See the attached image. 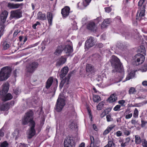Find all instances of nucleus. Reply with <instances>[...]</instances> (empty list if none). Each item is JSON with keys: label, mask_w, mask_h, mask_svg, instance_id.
Segmentation results:
<instances>
[{"label": "nucleus", "mask_w": 147, "mask_h": 147, "mask_svg": "<svg viewBox=\"0 0 147 147\" xmlns=\"http://www.w3.org/2000/svg\"><path fill=\"white\" fill-rule=\"evenodd\" d=\"M110 131L107 128L104 131L103 134L104 135H106L108 134Z\"/></svg>", "instance_id": "6e6d98bb"}, {"label": "nucleus", "mask_w": 147, "mask_h": 147, "mask_svg": "<svg viewBox=\"0 0 147 147\" xmlns=\"http://www.w3.org/2000/svg\"><path fill=\"white\" fill-rule=\"evenodd\" d=\"M87 27L88 29L93 31H95L96 29L95 23L93 22H89L88 24Z\"/></svg>", "instance_id": "f3484780"}, {"label": "nucleus", "mask_w": 147, "mask_h": 147, "mask_svg": "<svg viewBox=\"0 0 147 147\" xmlns=\"http://www.w3.org/2000/svg\"><path fill=\"white\" fill-rule=\"evenodd\" d=\"M106 118L108 122L111 121L113 120V119L111 118V116L109 115L106 116Z\"/></svg>", "instance_id": "09e8293b"}, {"label": "nucleus", "mask_w": 147, "mask_h": 147, "mask_svg": "<svg viewBox=\"0 0 147 147\" xmlns=\"http://www.w3.org/2000/svg\"><path fill=\"white\" fill-rule=\"evenodd\" d=\"M11 70L10 67L6 66L2 68L0 71V81L7 80L10 76Z\"/></svg>", "instance_id": "f03ea898"}, {"label": "nucleus", "mask_w": 147, "mask_h": 147, "mask_svg": "<svg viewBox=\"0 0 147 147\" xmlns=\"http://www.w3.org/2000/svg\"><path fill=\"white\" fill-rule=\"evenodd\" d=\"M11 16L13 18H19L22 17V12L20 10L17 9L11 11L10 12Z\"/></svg>", "instance_id": "1a4fd4ad"}, {"label": "nucleus", "mask_w": 147, "mask_h": 147, "mask_svg": "<svg viewBox=\"0 0 147 147\" xmlns=\"http://www.w3.org/2000/svg\"><path fill=\"white\" fill-rule=\"evenodd\" d=\"M138 113L139 112L138 109L136 108L135 109L134 111V117L135 118H138Z\"/></svg>", "instance_id": "4c0bfd02"}, {"label": "nucleus", "mask_w": 147, "mask_h": 147, "mask_svg": "<svg viewBox=\"0 0 147 147\" xmlns=\"http://www.w3.org/2000/svg\"><path fill=\"white\" fill-rule=\"evenodd\" d=\"M4 108L3 109L4 111L8 110L9 107V105L7 104H6L4 105Z\"/></svg>", "instance_id": "13d9d810"}, {"label": "nucleus", "mask_w": 147, "mask_h": 147, "mask_svg": "<svg viewBox=\"0 0 147 147\" xmlns=\"http://www.w3.org/2000/svg\"><path fill=\"white\" fill-rule=\"evenodd\" d=\"M33 113L31 111H30L26 114L24 118L22 120V123L24 125H26L29 122V125H32V123L33 122L35 123L33 120Z\"/></svg>", "instance_id": "7ed1b4c3"}, {"label": "nucleus", "mask_w": 147, "mask_h": 147, "mask_svg": "<svg viewBox=\"0 0 147 147\" xmlns=\"http://www.w3.org/2000/svg\"><path fill=\"white\" fill-rule=\"evenodd\" d=\"M8 15V12L4 11L2 12L0 16V19L1 22L4 23L6 21Z\"/></svg>", "instance_id": "dca6fc26"}, {"label": "nucleus", "mask_w": 147, "mask_h": 147, "mask_svg": "<svg viewBox=\"0 0 147 147\" xmlns=\"http://www.w3.org/2000/svg\"><path fill=\"white\" fill-rule=\"evenodd\" d=\"M74 143L71 137H67L64 142V147H73Z\"/></svg>", "instance_id": "0eeeda50"}, {"label": "nucleus", "mask_w": 147, "mask_h": 147, "mask_svg": "<svg viewBox=\"0 0 147 147\" xmlns=\"http://www.w3.org/2000/svg\"><path fill=\"white\" fill-rule=\"evenodd\" d=\"M66 58L63 56H62L59 58L56 64L57 66H60L64 64L66 61Z\"/></svg>", "instance_id": "4468645a"}, {"label": "nucleus", "mask_w": 147, "mask_h": 147, "mask_svg": "<svg viewBox=\"0 0 147 147\" xmlns=\"http://www.w3.org/2000/svg\"><path fill=\"white\" fill-rule=\"evenodd\" d=\"M79 147H85V143L84 142L81 143L79 146Z\"/></svg>", "instance_id": "338daca9"}, {"label": "nucleus", "mask_w": 147, "mask_h": 147, "mask_svg": "<svg viewBox=\"0 0 147 147\" xmlns=\"http://www.w3.org/2000/svg\"><path fill=\"white\" fill-rule=\"evenodd\" d=\"M142 84L144 86H147V81H144L143 82Z\"/></svg>", "instance_id": "e2e57ef3"}, {"label": "nucleus", "mask_w": 147, "mask_h": 147, "mask_svg": "<svg viewBox=\"0 0 147 147\" xmlns=\"http://www.w3.org/2000/svg\"><path fill=\"white\" fill-rule=\"evenodd\" d=\"M8 143L6 141H4L1 143V147H8Z\"/></svg>", "instance_id": "79ce46f5"}, {"label": "nucleus", "mask_w": 147, "mask_h": 147, "mask_svg": "<svg viewBox=\"0 0 147 147\" xmlns=\"http://www.w3.org/2000/svg\"><path fill=\"white\" fill-rule=\"evenodd\" d=\"M115 144L111 140L108 141V144L104 147H115Z\"/></svg>", "instance_id": "7c9ffc66"}, {"label": "nucleus", "mask_w": 147, "mask_h": 147, "mask_svg": "<svg viewBox=\"0 0 147 147\" xmlns=\"http://www.w3.org/2000/svg\"><path fill=\"white\" fill-rule=\"evenodd\" d=\"M63 49H64L61 46L59 47L56 50L54 53L56 55H59L61 54Z\"/></svg>", "instance_id": "c756f323"}, {"label": "nucleus", "mask_w": 147, "mask_h": 147, "mask_svg": "<svg viewBox=\"0 0 147 147\" xmlns=\"http://www.w3.org/2000/svg\"><path fill=\"white\" fill-rule=\"evenodd\" d=\"M138 121H136V119H133L131 121V123L132 124L135 125L137 124Z\"/></svg>", "instance_id": "3c124183"}, {"label": "nucleus", "mask_w": 147, "mask_h": 147, "mask_svg": "<svg viewBox=\"0 0 147 147\" xmlns=\"http://www.w3.org/2000/svg\"><path fill=\"white\" fill-rule=\"evenodd\" d=\"M121 108V106L119 105H117L113 108V110L115 111H118Z\"/></svg>", "instance_id": "de8ad7c7"}, {"label": "nucleus", "mask_w": 147, "mask_h": 147, "mask_svg": "<svg viewBox=\"0 0 147 147\" xmlns=\"http://www.w3.org/2000/svg\"><path fill=\"white\" fill-rule=\"evenodd\" d=\"M135 143L137 144H140L141 142V138L138 135H136L135 136Z\"/></svg>", "instance_id": "72a5a7b5"}, {"label": "nucleus", "mask_w": 147, "mask_h": 147, "mask_svg": "<svg viewBox=\"0 0 147 147\" xmlns=\"http://www.w3.org/2000/svg\"><path fill=\"white\" fill-rule=\"evenodd\" d=\"M110 18H107L105 19L102 23L101 27L102 29H103L106 28L108 26L110 23Z\"/></svg>", "instance_id": "a211bd4d"}, {"label": "nucleus", "mask_w": 147, "mask_h": 147, "mask_svg": "<svg viewBox=\"0 0 147 147\" xmlns=\"http://www.w3.org/2000/svg\"><path fill=\"white\" fill-rule=\"evenodd\" d=\"M76 126V125L73 122H71L70 123L69 125V128L72 129H74Z\"/></svg>", "instance_id": "a19ab883"}, {"label": "nucleus", "mask_w": 147, "mask_h": 147, "mask_svg": "<svg viewBox=\"0 0 147 147\" xmlns=\"http://www.w3.org/2000/svg\"><path fill=\"white\" fill-rule=\"evenodd\" d=\"M136 92V89L133 87L130 88L128 91L129 93L130 94H134Z\"/></svg>", "instance_id": "c9c22d12"}, {"label": "nucleus", "mask_w": 147, "mask_h": 147, "mask_svg": "<svg viewBox=\"0 0 147 147\" xmlns=\"http://www.w3.org/2000/svg\"><path fill=\"white\" fill-rule=\"evenodd\" d=\"M141 126L142 127H144L146 124L147 123V121H144L142 119L141 121Z\"/></svg>", "instance_id": "c03bdc74"}, {"label": "nucleus", "mask_w": 147, "mask_h": 147, "mask_svg": "<svg viewBox=\"0 0 147 147\" xmlns=\"http://www.w3.org/2000/svg\"><path fill=\"white\" fill-rule=\"evenodd\" d=\"M130 139L128 137L126 138L125 139V141L126 142L128 143H129L130 141Z\"/></svg>", "instance_id": "774afa93"}, {"label": "nucleus", "mask_w": 147, "mask_h": 147, "mask_svg": "<svg viewBox=\"0 0 147 147\" xmlns=\"http://www.w3.org/2000/svg\"><path fill=\"white\" fill-rule=\"evenodd\" d=\"M70 8L68 6H66L61 10V14L64 17L68 16L70 12Z\"/></svg>", "instance_id": "ddd939ff"}, {"label": "nucleus", "mask_w": 147, "mask_h": 147, "mask_svg": "<svg viewBox=\"0 0 147 147\" xmlns=\"http://www.w3.org/2000/svg\"><path fill=\"white\" fill-rule=\"evenodd\" d=\"M115 127V125L112 124L109 125L107 128L111 131Z\"/></svg>", "instance_id": "8fccbe9b"}, {"label": "nucleus", "mask_w": 147, "mask_h": 147, "mask_svg": "<svg viewBox=\"0 0 147 147\" xmlns=\"http://www.w3.org/2000/svg\"><path fill=\"white\" fill-rule=\"evenodd\" d=\"M13 96L10 93H8L5 96H3L2 98V100L4 101H6L10 100L12 98Z\"/></svg>", "instance_id": "b1692460"}, {"label": "nucleus", "mask_w": 147, "mask_h": 147, "mask_svg": "<svg viewBox=\"0 0 147 147\" xmlns=\"http://www.w3.org/2000/svg\"><path fill=\"white\" fill-rule=\"evenodd\" d=\"M68 68L67 67H64L61 70L60 74V78H63L67 74L68 71Z\"/></svg>", "instance_id": "aec40b11"}, {"label": "nucleus", "mask_w": 147, "mask_h": 147, "mask_svg": "<svg viewBox=\"0 0 147 147\" xmlns=\"http://www.w3.org/2000/svg\"><path fill=\"white\" fill-rule=\"evenodd\" d=\"M111 65L114 67V69L112 70L113 72H118L121 75L122 78L124 75L123 69L122 67L121 64L119 59L117 57L113 55L109 60Z\"/></svg>", "instance_id": "f257e3e1"}, {"label": "nucleus", "mask_w": 147, "mask_h": 147, "mask_svg": "<svg viewBox=\"0 0 147 147\" xmlns=\"http://www.w3.org/2000/svg\"><path fill=\"white\" fill-rule=\"evenodd\" d=\"M20 31L18 32V30H15L14 33H13V36L14 37H15L18 34V33Z\"/></svg>", "instance_id": "680f3d73"}, {"label": "nucleus", "mask_w": 147, "mask_h": 147, "mask_svg": "<svg viewBox=\"0 0 147 147\" xmlns=\"http://www.w3.org/2000/svg\"><path fill=\"white\" fill-rule=\"evenodd\" d=\"M47 18L49 23L50 25L52 23L53 18L52 13L49 12H47Z\"/></svg>", "instance_id": "bb28decb"}, {"label": "nucleus", "mask_w": 147, "mask_h": 147, "mask_svg": "<svg viewBox=\"0 0 147 147\" xmlns=\"http://www.w3.org/2000/svg\"><path fill=\"white\" fill-rule=\"evenodd\" d=\"M110 111V110L109 109H107L104 111L100 115L101 117L103 118L107 114L109 113Z\"/></svg>", "instance_id": "e433bc0d"}, {"label": "nucleus", "mask_w": 147, "mask_h": 147, "mask_svg": "<svg viewBox=\"0 0 147 147\" xmlns=\"http://www.w3.org/2000/svg\"><path fill=\"white\" fill-rule=\"evenodd\" d=\"M47 18L49 23L50 25L52 23L53 18L52 13L49 12H47Z\"/></svg>", "instance_id": "cd10ccee"}, {"label": "nucleus", "mask_w": 147, "mask_h": 147, "mask_svg": "<svg viewBox=\"0 0 147 147\" xmlns=\"http://www.w3.org/2000/svg\"><path fill=\"white\" fill-rule=\"evenodd\" d=\"M98 47L99 48H101L102 47L103 45L102 43H98Z\"/></svg>", "instance_id": "69168bd1"}, {"label": "nucleus", "mask_w": 147, "mask_h": 147, "mask_svg": "<svg viewBox=\"0 0 147 147\" xmlns=\"http://www.w3.org/2000/svg\"><path fill=\"white\" fill-rule=\"evenodd\" d=\"M91 0H83V3L84 6H86L88 5L89 3L90 2Z\"/></svg>", "instance_id": "37998d69"}, {"label": "nucleus", "mask_w": 147, "mask_h": 147, "mask_svg": "<svg viewBox=\"0 0 147 147\" xmlns=\"http://www.w3.org/2000/svg\"><path fill=\"white\" fill-rule=\"evenodd\" d=\"M93 100L94 102H98L101 100L100 97L98 96H94L93 97Z\"/></svg>", "instance_id": "f704fd0d"}, {"label": "nucleus", "mask_w": 147, "mask_h": 147, "mask_svg": "<svg viewBox=\"0 0 147 147\" xmlns=\"http://www.w3.org/2000/svg\"><path fill=\"white\" fill-rule=\"evenodd\" d=\"M86 70L87 73L89 75L94 74L95 71L94 67L90 64L86 65Z\"/></svg>", "instance_id": "f8f14e48"}, {"label": "nucleus", "mask_w": 147, "mask_h": 147, "mask_svg": "<svg viewBox=\"0 0 147 147\" xmlns=\"http://www.w3.org/2000/svg\"><path fill=\"white\" fill-rule=\"evenodd\" d=\"M122 132L120 131H118L116 133V136L117 137H120L122 135Z\"/></svg>", "instance_id": "864d4df0"}, {"label": "nucleus", "mask_w": 147, "mask_h": 147, "mask_svg": "<svg viewBox=\"0 0 147 147\" xmlns=\"http://www.w3.org/2000/svg\"><path fill=\"white\" fill-rule=\"evenodd\" d=\"M132 116V113H131L126 115L125 118L127 119H129L131 118Z\"/></svg>", "instance_id": "5fc2aeb1"}, {"label": "nucleus", "mask_w": 147, "mask_h": 147, "mask_svg": "<svg viewBox=\"0 0 147 147\" xmlns=\"http://www.w3.org/2000/svg\"><path fill=\"white\" fill-rule=\"evenodd\" d=\"M125 101L124 100H121L118 101L119 104H121V105H123L125 103Z\"/></svg>", "instance_id": "052dcab7"}, {"label": "nucleus", "mask_w": 147, "mask_h": 147, "mask_svg": "<svg viewBox=\"0 0 147 147\" xmlns=\"http://www.w3.org/2000/svg\"><path fill=\"white\" fill-rule=\"evenodd\" d=\"M32 125H30V128L28 132V138L29 139H30L34 136L35 134V130L34 128L35 125V123L33 122L32 123Z\"/></svg>", "instance_id": "6e6552de"}, {"label": "nucleus", "mask_w": 147, "mask_h": 147, "mask_svg": "<svg viewBox=\"0 0 147 147\" xmlns=\"http://www.w3.org/2000/svg\"><path fill=\"white\" fill-rule=\"evenodd\" d=\"M124 133L125 135L128 136L130 134V132L127 130H125L124 131Z\"/></svg>", "instance_id": "bf43d9fd"}, {"label": "nucleus", "mask_w": 147, "mask_h": 147, "mask_svg": "<svg viewBox=\"0 0 147 147\" xmlns=\"http://www.w3.org/2000/svg\"><path fill=\"white\" fill-rule=\"evenodd\" d=\"M142 106L141 105V103H139L138 104H136L135 105H134L133 107H140Z\"/></svg>", "instance_id": "0e129e2a"}, {"label": "nucleus", "mask_w": 147, "mask_h": 147, "mask_svg": "<svg viewBox=\"0 0 147 147\" xmlns=\"http://www.w3.org/2000/svg\"><path fill=\"white\" fill-rule=\"evenodd\" d=\"M2 86V89L0 91V94L1 95H3L8 91L9 88V84L6 82Z\"/></svg>", "instance_id": "9b49d317"}, {"label": "nucleus", "mask_w": 147, "mask_h": 147, "mask_svg": "<svg viewBox=\"0 0 147 147\" xmlns=\"http://www.w3.org/2000/svg\"><path fill=\"white\" fill-rule=\"evenodd\" d=\"M68 45H67L64 48V51L66 53H70L73 51L72 43L70 41H68Z\"/></svg>", "instance_id": "2eb2a0df"}, {"label": "nucleus", "mask_w": 147, "mask_h": 147, "mask_svg": "<svg viewBox=\"0 0 147 147\" xmlns=\"http://www.w3.org/2000/svg\"><path fill=\"white\" fill-rule=\"evenodd\" d=\"M145 0H140L138 2V6L139 7V8L141 9V8H142V7L143 6L142 4L143 3L145 2Z\"/></svg>", "instance_id": "ea45409f"}, {"label": "nucleus", "mask_w": 147, "mask_h": 147, "mask_svg": "<svg viewBox=\"0 0 147 147\" xmlns=\"http://www.w3.org/2000/svg\"><path fill=\"white\" fill-rule=\"evenodd\" d=\"M117 99V94L114 93L111 94L107 99L108 102L110 103H112L115 102Z\"/></svg>", "instance_id": "412c9836"}, {"label": "nucleus", "mask_w": 147, "mask_h": 147, "mask_svg": "<svg viewBox=\"0 0 147 147\" xmlns=\"http://www.w3.org/2000/svg\"><path fill=\"white\" fill-rule=\"evenodd\" d=\"M104 104L103 102H100L98 105L97 106V109L98 110H100L101 109V108L102 107Z\"/></svg>", "instance_id": "58836bf2"}, {"label": "nucleus", "mask_w": 147, "mask_h": 147, "mask_svg": "<svg viewBox=\"0 0 147 147\" xmlns=\"http://www.w3.org/2000/svg\"><path fill=\"white\" fill-rule=\"evenodd\" d=\"M95 44V42L94 38L92 37H90L86 42L85 47L87 49H89L94 45Z\"/></svg>", "instance_id": "9d476101"}, {"label": "nucleus", "mask_w": 147, "mask_h": 147, "mask_svg": "<svg viewBox=\"0 0 147 147\" xmlns=\"http://www.w3.org/2000/svg\"><path fill=\"white\" fill-rule=\"evenodd\" d=\"M37 18L41 20H44L46 19L45 15L44 13H42L40 11L37 14Z\"/></svg>", "instance_id": "5701e85b"}, {"label": "nucleus", "mask_w": 147, "mask_h": 147, "mask_svg": "<svg viewBox=\"0 0 147 147\" xmlns=\"http://www.w3.org/2000/svg\"><path fill=\"white\" fill-rule=\"evenodd\" d=\"M135 76V74L133 72H131L128 74L127 76L126 80H128L131 79L132 78Z\"/></svg>", "instance_id": "2f4dec72"}, {"label": "nucleus", "mask_w": 147, "mask_h": 147, "mask_svg": "<svg viewBox=\"0 0 147 147\" xmlns=\"http://www.w3.org/2000/svg\"><path fill=\"white\" fill-rule=\"evenodd\" d=\"M3 49L4 50H6L9 47V45L6 42H4L2 44Z\"/></svg>", "instance_id": "473e14b6"}, {"label": "nucleus", "mask_w": 147, "mask_h": 147, "mask_svg": "<svg viewBox=\"0 0 147 147\" xmlns=\"http://www.w3.org/2000/svg\"><path fill=\"white\" fill-rule=\"evenodd\" d=\"M22 4L19 3H9L7 4V7L10 9H14L19 8Z\"/></svg>", "instance_id": "6ab92c4d"}, {"label": "nucleus", "mask_w": 147, "mask_h": 147, "mask_svg": "<svg viewBox=\"0 0 147 147\" xmlns=\"http://www.w3.org/2000/svg\"><path fill=\"white\" fill-rule=\"evenodd\" d=\"M128 144V143L125 141L124 143L122 142L121 144V146L122 147H125Z\"/></svg>", "instance_id": "603ef678"}, {"label": "nucleus", "mask_w": 147, "mask_h": 147, "mask_svg": "<svg viewBox=\"0 0 147 147\" xmlns=\"http://www.w3.org/2000/svg\"><path fill=\"white\" fill-rule=\"evenodd\" d=\"M53 81V78L50 77L47 80L45 86V87L47 89H48L51 85Z\"/></svg>", "instance_id": "393cba45"}, {"label": "nucleus", "mask_w": 147, "mask_h": 147, "mask_svg": "<svg viewBox=\"0 0 147 147\" xmlns=\"http://www.w3.org/2000/svg\"><path fill=\"white\" fill-rule=\"evenodd\" d=\"M142 145L143 147H147V141L145 139L142 140Z\"/></svg>", "instance_id": "a18cd8bd"}, {"label": "nucleus", "mask_w": 147, "mask_h": 147, "mask_svg": "<svg viewBox=\"0 0 147 147\" xmlns=\"http://www.w3.org/2000/svg\"><path fill=\"white\" fill-rule=\"evenodd\" d=\"M105 11L107 13H109L110 12L111 10L112 9L110 7H106L105 8Z\"/></svg>", "instance_id": "49530a36"}, {"label": "nucleus", "mask_w": 147, "mask_h": 147, "mask_svg": "<svg viewBox=\"0 0 147 147\" xmlns=\"http://www.w3.org/2000/svg\"><path fill=\"white\" fill-rule=\"evenodd\" d=\"M65 105V100L59 96L56 105V110L57 112H60Z\"/></svg>", "instance_id": "39448f33"}, {"label": "nucleus", "mask_w": 147, "mask_h": 147, "mask_svg": "<svg viewBox=\"0 0 147 147\" xmlns=\"http://www.w3.org/2000/svg\"><path fill=\"white\" fill-rule=\"evenodd\" d=\"M4 108L3 109L4 111L8 110L9 107V105L7 104H6L4 105Z\"/></svg>", "instance_id": "4d7b16f0"}, {"label": "nucleus", "mask_w": 147, "mask_h": 147, "mask_svg": "<svg viewBox=\"0 0 147 147\" xmlns=\"http://www.w3.org/2000/svg\"><path fill=\"white\" fill-rule=\"evenodd\" d=\"M72 73V72L70 73H69L68 76V78H66L62 80L61 83H60L59 85V87L61 89L63 87L64 84L65 83L66 81H67V84H68V82L69 79L70 78L71 76V74Z\"/></svg>", "instance_id": "4be33fe9"}, {"label": "nucleus", "mask_w": 147, "mask_h": 147, "mask_svg": "<svg viewBox=\"0 0 147 147\" xmlns=\"http://www.w3.org/2000/svg\"><path fill=\"white\" fill-rule=\"evenodd\" d=\"M136 65H138L142 64L144 61V57L142 55L138 53L134 57Z\"/></svg>", "instance_id": "423d86ee"}, {"label": "nucleus", "mask_w": 147, "mask_h": 147, "mask_svg": "<svg viewBox=\"0 0 147 147\" xmlns=\"http://www.w3.org/2000/svg\"><path fill=\"white\" fill-rule=\"evenodd\" d=\"M91 142L89 147H98L97 143H94V139L93 136H91L90 137Z\"/></svg>", "instance_id": "a878e982"}, {"label": "nucleus", "mask_w": 147, "mask_h": 147, "mask_svg": "<svg viewBox=\"0 0 147 147\" xmlns=\"http://www.w3.org/2000/svg\"><path fill=\"white\" fill-rule=\"evenodd\" d=\"M145 6L144 5H143L142 8V10H141L139 14L138 18H136V19H139V20L141 19L144 16V14Z\"/></svg>", "instance_id": "c85d7f7f"}, {"label": "nucleus", "mask_w": 147, "mask_h": 147, "mask_svg": "<svg viewBox=\"0 0 147 147\" xmlns=\"http://www.w3.org/2000/svg\"><path fill=\"white\" fill-rule=\"evenodd\" d=\"M38 63L34 61L30 63L27 66L26 69L27 72L30 74L33 73L37 68Z\"/></svg>", "instance_id": "20e7f679"}]
</instances>
